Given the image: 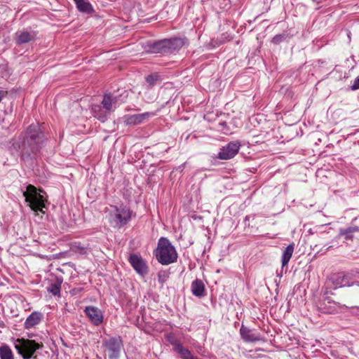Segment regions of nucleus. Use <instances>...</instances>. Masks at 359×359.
I'll use <instances>...</instances> for the list:
<instances>
[{
	"instance_id": "25",
	"label": "nucleus",
	"mask_w": 359,
	"mask_h": 359,
	"mask_svg": "<svg viewBox=\"0 0 359 359\" xmlns=\"http://www.w3.org/2000/svg\"><path fill=\"white\" fill-rule=\"evenodd\" d=\"M159 81V76L157 74L149 75L146 78V81L149 86H153Z\"/></svg>"
},
{
	"instance_id": "14",
	"label": "nucleus",
	"mask_w": 359,
	"mask_h": 359,
	"mask_svg": "<svg viewBox=\"0 0 359 359\" xmlns=\"http://www.w3.org/2000/svg\"><path fill=\"white\" fill-rule=\"evenodd\" d=\"M43 318V314L38 311L32 312L26 319L24 327L27 330L34 327L39 324Z\"/></svg>"
},
{
	"instance_id": "1",
	"label": "nucleus",
	"mask_w": 359,
	"mask_h": 359,
	"mask_svg": "<svg viewBox=\"0 0 359 359\" xmlns=\"http://www.w3.org/2000/svg\"><path fill=\"white\" fill-rule=\"evenodd\" d=\"M154 255L159 263L168 265L177 262L178 255L175 247L166 238L161 237L158 242V246Z\"/></svg>"
},
{
	"instance_id": "3",
	"label": "nucleus",
	"mask_w": 359,
	"mask_h": 359,
	"mask_svg": "<svg viewBox=\"0 0 359 359\" xmlns=\"http://www.w3.org/2000/svg\"><path fill=\"white\" fill-rule=\"evenodd\" d=\"M108 211L109 222L118 228L126 225L130 220L132 217V211L128 208L123 205H111Z\"/></svg>"
},
{
	"instance_id": "22",
	"label": "nucleus",
	"mask_w": 359,
	"mask_h": 359,
	"mask_svg": "<svg viewBox=\"0 0 359 359\" xmlns=\"http://www.w3.org/2000/svg\"><path fill=\"white\" fill-rule=\"evenodd\" d=\"M107 111L102 109L100 105H94L92 107V112L93 116L101 121L104 122L107 118Z\"/></svg>"
},
{
	"instance_id": "15",
	"label": "nucleus",
	"mask_w": 359,
	"mask_h": 359,
	"mask_svg": "<svg viewBox=\"0 0 359 359\" xmlns=\"http://www.w3.org/2000/svg\"><path fill=\"white\" fill-rule=\"evenodd\" d=\"M154 116V113L145 112L129 116L126 119L127 124L137 125L142 123L144 120Z\"/></svg>"
},
{
	"instance_id": "31",
	"label": "nucleus",
	"mask_w": 359,
	"mask_h": 359,
	"mask_svg": "<svg viewBox=\"0 0 359 359\" xmlns=\"http://www.w3.org/2000/svg\"><path fill=\"white\" fill-rule=\"evenodd\" d=\"M357 285H359V282H357Z\"/></svg>"
},
{
	"instance_id": "11",
	"label": "nucleus",
	"mask_w": 359,
	"mask_h": 359,
	"mask_svg": "<svg viewBox=\"0 0 359 359\" xmlns=\"http://www.w3.org/2000/svg\"><path fill=\"white\" fill-rule=\"evenodd\" d=\"M329 280L334 288L349 287L353 285V283H350L348 276L342 273L332 274Z\"/></svg>"
},
{
	"instance_id": "12",
	"label": "nucleus",
	"mask_w": 359,
	"mask_h": 359,
	"mask_svg": "<svg viewBox=\"0 0 359 359\" xmlns=\"http://www.w3.org/2000/svg\"><path fill=\"white\" fill-rule=\"evenodd\" d=\"M102 104L105 111L110 112L119 105L118 98L111 94H106L103 97Z\"/></svg>"
},
{
	"instance_id": "2",
	"label": "nucleus",
	"mask_w": 359,
	"mask_h": 359,
	"mask_svg": "<svg viewBox=\"0 0 359 359\" xmlns=\"http://www.w3.org/2000/svg\"><path fill=\"white\" fill-rule=\"evenodd\" d=\"M41 193L43 191L41 189H37L32 184H29L27 189L23 192V196L25 198V201L28 203L29 206L34 212H42L45 208V197Z\"/></svg>"
},
{
	"instance_id": "26",
	"label": "nucleus",
	"mask_w": 359,
	"mask_h": 359,
	"mask_svg": "<svg viewBox=\"0 0 359 359\" xmlns=\"http://www.w3.org/2000/svg\"><path fill=\"white\" fill-rule=\"evenodd\" d=\"M48 291L55 296L57 295L60 292V285L57 284H51L48 287Z\"/></svg>"
},
{
	"instance_id": "5",
	"label": "nucleus",
	"mask_w": 359,
	"mask_h": 359,
	"mask_svg": "<svg viewBox=\"0 0 359 359\" xmlns=\"http://www.w3.org/2000/svg\"><path fill=\"white\" fill-rule=\"evenodd\" d=\"M104 351L107 353L109 359H118L123 346L120 337L105 338L102 341Z\"/></svg>"
},
{
	"instance_id": "17",
	"label": "nucleus",
	"mask_w": 359,
	"mask_h": 359,
	"mask_svg": "<svg viewBox=\"0 0 359 359\" xmlns=\"http://www.w3.org/2000/svg\"><path fill=\"white\" fill-rule=\"evenodd\" d=\"M173 345V350L177 353L183 359H190L193 355L191 352L177 341H170Z\"/></svg>"
},
{
	"instance_id": "4",
	"label": "nucleus",
	"mask_w": 359,
	"mask_h": 359,
	"mask_svg": "<svg viewBox=\"0 0 359 359\" xmlns=\"http://www.w3.org/2000/svg\"><path fill=\"white\" fill-rule=\"evenodd\" d=\"M13 344L18 354L23 359H30L36 351L43 346L42 344L37 343L34 340L24 338L14 339Z\"/></svg>"
},
{
	"instance_id": "8",
	"label": "nucleus",
	"mask_w": 359,
	"mask_h": 359,
	"mask_svg": "<svg viewBox=\"0 0 359 359\" xmlns=\"http://www.w3.org/2000/svg\"><path fill=\"white\" fill-rule=\"evenodd\" d=\"M129 262L134 270L140 276H144L148 273V266L146 262L141 256L136 254H132L129 257Z\"/></svg>"
},
{
	"instance_id": "18",
	"label": "nucleus",
	"mask_w": 359,
	"mask_h": 359,
	"mask_svg": "<svg viewBox=\"0 0 359 359\" xmlns=\"http://www.w3.org/2000/svg\"><path fill=\"white\" fill-rule=\"evenodd\" d=\"M191 292L196 297H203L205 294V286L202 280L196 279L191 283Z\"/></svg>"
},
{
	"instance_id": "21",
	"label": "nucleus",
	"mask_w": 359,
	"mask_h": 359,
	"mask_svg": "<svg viewBox=\"0 0 359 359\" xmlns=\"http://www.w3.org/2000/svg\"><path fill=\"white\" fill-rule=\"evenodd\" d=\"M294 252V244L288 245L283 252L281 262L282 266H285L287 264L290 259H291Z\"/></svg>"
},
{
	"instance_id": "19",
	"label": "nucleus",
	"mask_w": 359,
	"mask_h": 359,
	"mask_svg": "<svg viewBox=\"0 0 359 359\" xmlns=\"http://www.w3.org/2000/svg\"><path fill=\"white\" fill-rule=\"evenodd\" d=\"M76 5V8L81 13H92L93 8L90 3L88 0H74Z\"/></svg>"
},
{
	"instance_id": "13",
	"label": "nucleus",
	"mask_w": 359,
	"mask_h": 359,
	"mask_svg": "<svg viewBox=\"0 0 359 359\" xmlns=\"http://www.w3.org/2000/svg\"><path fill=\"white\" fill-rule=\"evenodd\" d=\"M240 334L242 339L246 342H254L262 340L259 334L254 332L252 330L243 325H242L240 329Z\"/></svg>"
},
{
	"instance_id": "28",
	"label": "nucleus",
	"mask_w": 359,
	"mask_h": 359,
	"mask_svg": "<svg viewBox=\"0 0 359 359\" xmlns=\"http://www.w3.org/2000/svg\"><path fill=\"white\" fill-rule=\"evenodd\" d=\"M352 90L359 89V76L355 79L353 86H351Z\"/></svg>"
},
{
	"instance_id": "9",
	"label": "nucleus",
	"mask_w": 359,
	"mask_h": 359,
	"mask_svg": "<svg viewBox=\"0 0 359 359\" xmlns=\"http://www.w3.org/2000/svg\"><path fill=\"white\" fill-rule=\"evenodd\" d=\"M238 142H229L226 146L223 147L218 154V158L222 160H228L233 158L238 152L240 149Z\"/></svg>"
},
{
	"instance_id": "10",
	"label": "nucleus",
	"mask_w": 359,
	"mask_h": 359,
	"mask_svg": "<svg viewBox=\"0 0 359 359\" xmlns=\"http://www.w3.org/2000/svg\"><path fill=\"white\" fill-rule=\"evenodd\" d=\"M85 313L94 325H100L103 321V314L100 309L95 306H86Z\"/></svg>"
},
{
	"instance_id": "23",
	"label": "nucleus",
	"mask_w": 359,
	"mask_h": 359,
	"mask_svg": "<svg viewBox=\"0 0 359 359\" xmlns=\"http://www.w3.org/2000/svg\"><path fill=\"white\" fill-rule=\"evenodd\" d=\"M0 358L1 359H14V355L7 344H3L0 346Z\"/></svg>"
},
{
	"instance_id": "6",
	"label": "nucleus",
	"mask_w": 359,
	"mask_h": 359,
	"mask_svg": "<svg viewBox=\"0 0 359 359\" xmlns=\"http://www.w3.org/2000/svg\"><path fill=\"white\" fill-rule=\"evenodd\" d=\"M184 45V41L182 39L176 38L168 41H159L155 43L152 48L151 52L160 53L163 52V49L168 48L173 50H177L181 48Z\"/></svg>"
},
{
	"instance_id": "20",
	"label": "nucleus",
	"mask_w": 359,
	"mask_h": 359,
	"mask_svg": "<svg viewBox=\"0 0 359 359\" xmlns=\"http://www.w3.org/2000/svg\"><path fill=\"white\" fill-rule=\"evenodd\" d=\"M359 232V227L357 226H349L346 229H339V236H344L346 240H351L353 238V233Z\"/></svg>"
},
{
	"instance_id": "24",
	"label": "nucleus",
	"mask_w": 359,
	"mask_h": 359,
	"mask_svg": "<svg viewBox=\"0 0 359 359\" xmlns=\"http://www.w3.org/2000/svg\"><path fill=\"white\" fill-rule=\"evenodd\" d=\"M169 278V273L166 271H161L158 273V280L161 285H163Z\"/></svg>"
},
{
	"instance_id": "29",
	"label": "nucleus",
	"mask_w": 359,
	"mask_h": 359,
	"mask_svg": "<svg viewBox=\"0 0 359 359\" xmlns=\"http://www.w3.org/2000/svg\"><path fill=\"white\" fill-rule=\"evenodd\" d=\"M6 92L0 90V102L2 100L3 97L6 95Z\"/></svg>"
},
{
	"instance_id": "27",
	"label": "nucleus",
	"mask_w": 359,
	"mask_h": 359,
	"mask_svg": "<svg viewBox=\"0 0 359 359\" xmlns=\"http://www.w3.org/2000/svg\"><path fill=\"white\" fill-rule=\"evenodd\" d=\"M285 39V36L283 35V34H278V35H276L273 39H272V42L275 44H278L279 43H280L283 39Z\"/></svg>"
},
{
	"instance_id": "30",
	"label": "nucleus",
	"mask_w": 359,
	"mask_h": 359,
	"mask_svg": "<svg viewBox=\"0 0 359 359\" xmlns=\"http://www.w3.org/2000/svg\"><path fill=\"white\" fill-rule=\"evenodd\" d=\"M190 359H199V358H198L194 357V355H192V356L191 357V358H190Z\"/></svg>"
},
{
	"instance_id": "7",
	"label": "nucleus",
	"mask_w": 359,
	"mask_h": 359,
	"mask_svg": "<svg viewBox=\"0 0 359 359\" xmlns=\"http://www.w3.org/2000/svg\"><path fill=\"white\" fill-rule=\"evenodd\" d=\"M40 135L36 126H30L27 129L24 144L27 143L33 151L38 149L41 139Z\"/></svg>"
},
{
	"instance_id": "16",
	"label": "nucleus",
	"mask_w": 359,
	"mask_h": 359,
	"mask_svg": "<svg viewBox=\"0 0 359 359\" xmlns=\"http://www.w3.org/2000/svg\"><path fill=\"white\" fill-rule=\"evenodd\" d=\"M35 38V34L27 31H18L15 33V41L18 44L28 43Z\"/></svg>"
}]
</instances>
